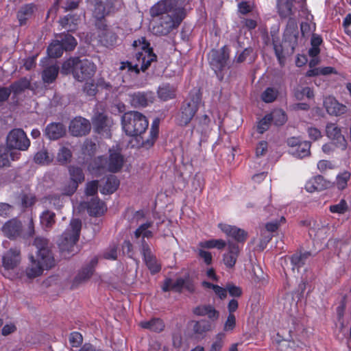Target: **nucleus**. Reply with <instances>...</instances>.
<instances>
[{"label": "nucleus", "instance_id": "f257e3e1", "mask_svg": "<svg viewBox=\"0 0 351 351\" xmlns=\"http://www.w3.org/2000/svg\"><path fill=\"white\" fill-rule=\"evenodd\" d=\"M186 5V0H160L152 5L150 15L159 17L153 26V33L167 36L178 29L187 15Z\"/></svg>", "mask_w": 351, "mask_h": 351}, {"label": "nucleus", "instance_id": "f03ea898", "mask_svg": "<svg viewBox=\"0 0 351 351\" xmlns=\"http://www.w3.org/2000/svg\"><path fill=\"white\" fill-rule=\"evenodd\" d=\"M34 245L37 251L36 256H29V264L25 269L29 278H34L43 274L45 269H49L55 265V259L49 247V241L43 237H36Z\"/></svg>", "mask_w": 351, "mask_h": 351}, {"label": "nucleus", "instance_id": "7ed1b4c3", "mask_svg": "<svg viewBox=\"0 0 351 351\" xmlns=\"http://www.w3.org/2000/svg\"><path fill=\"white\" fill-rule=\"evenodd\" d=\"M82 229V222L78 219H72L69 227L65 230L58 241V245L62 258L67 259L79 252L77 245Z\"/></svg>", "mask_w": 351, "mask_h": 351}, {"label": "nucleus", "instance_id": "20e7f679", "mask_svg": "<svg viewBox=\"0 0 351 351\" xmlns=\"http://www.w3.org/2000/svg\"><path fill=\"white\" fill-rule=\"evenodd\" d=\"M97 71L95 64L86 58L72 57L64 61L62 65L61 72L64 75L71 73L78 82L91 79Z\"/></svg>", "mask_w": 351, "mask_h": 351}, {"label": "nucleus", "instance_id": "39448f33", "mask_svg": "<svg viewBox=\"0 0 351 351\" xmlns=\"http://www.w3.org/2000/svg\"><path fill=\"white\" fill-rule=\"evenodd\" d=\"M132 46L137 51L135 53V58L138 63L132 64L129 71L136 74L140 71H145L151 65L152 62L157 60V56L154 53L153 48L145 37H141L134 40Z\"/></svg>", "mask_w": 351, "mask_h": 351}, {"label": "nucleus", "instance_id": "423d86ee", "mask_svg": "<svg viewBox=\"0 0 351 351\" xmlns=\"http://www.w3.org/2000/svg\"><path fill=\"white\" fill-rule=\"evenodd\" d=\"M121 123L125 134L130 136H138V141L141 145L142 138H144L143 134L149 126L147 117L140 112L129 111L122 116Z\"/></svg>", "mask_w": 351, "mask_h": 351}, {"label": "nucleus", "instance_id": "0eeeda50", "mask_svg": "<svg viewBox=\"0 0 351 351\" xmlns=\"http://www.w3.org/2000/svg\"><path fill=\"white\" fill-rule=\"evenodd\" d=\"M202 101L199 91L191 93L189 100L184 101L175 115V123L180 127L187 126L197 114Z\"/></svg>", "mask_w": 351, "mask_h": 351}, {"label": "nucleus", "instance_id": "6e6552de", "mask_svg": "<svg viewBox=\"0 0 351 351\" xmlns=\"http://www.w3.org/2000/svg\"><path fill=\"white\" fill-rule=\"evenodd\" d=\"M30 144V140L21 128H14L7 135L5 146L11 151H27Z\"/></svg>", "mask_w": 351, "mask_h": 351}, {"label": "nucleus", "instance_id": "1a4fd4ad", "mask_svg": "<svg viewBox=\"0 0 351 351\" xmlns=\"http://www.w3.org/2000/svg\"><path fill=\"white\" fill-rule=\"evenodd\" d=\"M87 3L93 6V16L95 19L97 29H105L106 20L105 17L114 10L111 3H106L103 0H86Z\"/></svg>", "mask_w": 351, "mask_h": 351}, {"label": "nucleus", "instance_id": "9d476101", "mask_svg": "<svg viewBox=\"0 0 351 351\" xmlns=\"http://www.w3.org/2000/svg\"><path fill=\"white\" fill-rule=\"evenodd\" d=\"M230 50L227 45H224L219 49H212L209 53V62L210 66L219 71L226 66L230 58Z\"/></svg>", "mask_w": 351, "mask_h": 351}, {"label": "nucleus", "instance_id": "9b49d317", "mask_svg": "<svg viewBox=\"0 0 351 351\" xmlns=\"http://www.w3.org/2000/svg\"><path fill=\"white\" fill-rule=\"evenodd\" d=\"M141 253L143 261L152 274H156L161 270V265L156 257L152 254L149 244L145 240H141Z\"/></svg>", "mask_w": 351, "mask_h": 351}, {"label": "nucleus", "instance_id": "f8f14e48", "mask_svg": "<svg viewBox=\"0 0 351 351\" xmlns=\"http://www.w3.org/2000/svg\"><path fill=\"white\" fill-rule=\"evenodd\" d=\"M98 264L97 257H93L90 261L82 267L73 279L72 287H77L78 285L87 281L93 276L95 267Z\"/></svg>", "mask_w": 351, "mask_h": 351}, {"label": "nucleus", "instance_id": "ddd939ff", "mask_svg": "<svg viewBox=\"0 0 351 351\" xmlns=\"http://www.w3.org/2000/svg\"><path fill=\"white\" fill-rule=\"evenodd\" d=\"M327 136L335 142V146L342 150L346 149L347 141L336 123H328L326 127Z\"/></svg>", "mask_w": 351, "mask_h": 351}, {"label": "nucleus", "instance_id": "4468645a", "mask_svg": "<svg viewBox=\"0 0 351 351\" xmlns=\"http://www.w3.org/2000/svg\"><path fill=\"white\" fill-rule=\"evenodd\" d=\"M21 250L18 247H11L2 256V265L5 270L15 269L21 263Z\"/></svg>", "mask_w": 351, "mask_h": 351}, {"label": "nucleus", "instance_id": "2eb2a0df", "mask_svg": "<svg viewBox=\"0 0 351 351\" xmlns=\"http://www.w3.org/2000/svg\"><path fill=\"white\" fill-rule=\"evenodd\" d=\"M92 123L95 131L100 134L108 135L112 123L108 117L103 112H97L92 119Z\"/></svg>", "mask_w": 351, "mask_h": 351}, {"label": "nucleus", "instance_id": "dca6fc26", "mask_svg": "<svg viewBox=\"0 0 351 351\" xmlns=\"http://www.w3.org/2000/svg\"><path fill=\"white\" fill-rule=\"evenodd\" d=\"M90 130V123L85 118L76 117L73 119L69 125V132L75 136H85Z\"/></svg>", "mask_w": 351, "mask_h": 351}, {"label": "nucleus", "instance_id": "f3484780", "mask_svg": "<svg viewBox=\"0 0 351 351\" xmlns=\"http://www.w3.org/2000/svg\"><path fill=\"white\" fill-rule=\"evenodd\" d=\"M130 104L134 108H145L153 103L154 97L151 91H138L130 95Z\"/></svg>", "mask_w": 351, "mask_h": 351}, {"label": "nucleus", "instance_id": "a211bd4d", "mask_svg": "<svg viewBox=\"0 0 351 351\" xmlns=\"http://www.w3.org/2000/svg\"><path fill=\"white\" fill-rule=\"evenodd\" d=\"M219 226L223 232L238 243H244L247 239V232L241 228L228 224H219Z\"/></svg>", "mask_w": 351, "mask_h": 351}, {"label": "nucleus", "instance_id": "6ab92c4d", "mask_svg": "<svg viewBox=\"0 0 351 351\" xmlns=\"http://www.w3.org/2000/svg\"><path fill=\"white\" fill-rule=\"evenodd\" d=\"M330 182L324 179L322 176L317 175L311 178L305 184V189L309 193L323 191L331 186Z\"/></svg>", "mask_w": 351, "mask_h": 351}, {"label": "nucleus", "instance_id": "aec40b11", "mask_svg": "<svg viewBox=\"0 0 351 351\" xmlns=\"http://www.w3.org/2000/svg\"><path fill=\"white\" fill-rule=\"evenodd\" d=\"M66 128L62 123L53 122L48 124L45 130V135L50 140H58L66 134Z\"/></svg>", "mask_w": 351, "mask_h": 351}, {"label": "nucleus", "instance_id": "412c9836", "mask_svg": "<svg viewBox=\"0 0 351 351\" xmlns=\"http://www.w3.org/2000/svg\"><path fill=\"white\" fill-rule=\"evenodd\" d=\"M324 104L327 112L330 115L340 116L345 114L348 110L346 106L340 104L334 97L326 98Z\"/></svg>", "mask_w": 351, "mask_h": 351}, {"label": "nucleus", "instance_id": "4be33fe9", "mask_svg": "<svg viewBox=\"0 0 351 351\" xmlns=\"http://www.w3.org/2000/svg\"><path fill=\"white\" fill-rule=\"evenodd\" d=\"M21 153L17 151H11L5 145H0V168L10 167L11 160H18Z\"/></svg>", "mask_w": 351, "mask_h": 351}, {"label": "nucleus", "instance_id": "5701e85b", "mask_svg": "<svg viewBox=\"0 0 351 351\" xmlns=\"http://www.w3.org/2000/svg\"><path fill=\"white\" fill-rule=\"evenodd\" d=\"M228 252L223 254V261L226 267L232 268L236 264L239 254V248L237 244L232 241H228Z\"/></svg>", "mask_w": 351, "mask_h": 351}, {"label": "nucleus", "instance_id": "b1692460", "mask_svg": "<svg viewBox=\"0 0 351 351\" xmlns=\"http://www.w3.org/2000/svg\"><path fill=\"white\" fill-rule=\"evenodd\" d=\"M82 205L84 208H86L90 216L101 215L106 210L104 203L98 197H93L90 201L84 202Z\"/></svg>", "mask_w": 351, "mask_h": 351}, {"label": "nucleus", "instance_id": "393cba45", "mask_svg": "<svg viewBox=\"0 0 351 351\" xmlns=\"http://www.w3.org/2000/svg\"><path fill=\"white\" fill-rule=\"evenodd\" d=\"M2 231L8 238L10 239H16L21 235L22 231L21 222L16 219L10 220L3 226Z\"/></svg>", "mask_w": 351, "mask_h": 351}, {"label": "nucleus", "instance_id": "a878e982", "mask_svg": "<svg viewBox=\"0 0 351 351\" xmlns=\"http://www.w3.org/2000/svg\"><path fill=\"white\" fill-rule=\"evenodd\" d=\"M97 29L99 31V41L104 46L108 48L115 47L118 40V36L115 32L110 30L107 25L105 29Z\"/></svg>", "mask_w": 351, "mask_h": 351}, {"label": "nucleus", "instance_id": "bb28decb", "mask_svg": "<svg viewBox=\"0 0 351 351\" xmlns=\"http://www.w3.org/2000/svg\"><path fill=\"white\" fill-rule=\"evenodd\" d=\"M193 313L197 316H207L213 322L219 317V312L211 304L199 305L193 309Z\"/></svg>", "mask_w": 351, "mask_h": 351}, {"label": "nucleus", "instance_id": "cd10ccee", "mask_svg": "<svg viewBox=\"0 0 351 351\" xmlns=\"http://www.w3.org/2000/svg\"><path fill=\"white\" fill-rule=\"evenodd\" d=\"M159 134V120L155 119L151 125L149 134L147 138H142L141 147L147 149L151 148L158 138Z\"/></svg>", "mask_w": 351, "mask_h": 351}, {"label": "nucleus", "instance_id": "c85d7f7f", "mask_svg": "<svg viewBox=\"0 0 351 351\" xmlns=\"http://www.w3.org/2000/svg\"><path fill=\"white\" fill-rule=\"evenodd\" d=\"M123 156L121 153L110 150V156L108 159V171L112 173L119 171L123 165Z\"/></svg>", "mask_w": 351, "mask_h": 351}, {"label": "nucleus", "instance_id": "c756f323", "mask_svg": "<svg viewBox=\"0 0 351 351\" xmlns=\"http://www.w3.org/2000/svg\"><path fill=\"white\" fill-rule=\"evenodd\" d=\"M294 0H276V8L279 16L283 19L293 14Z\"/></svg>", "mask_w": 351, "mask_h": 351}, {"label": "nucleus", "instance_id": "7c9ffc66", "mask_svg": "<svg viewBox=\"0 0 351 351\" xmlns=\"http://www.w3.org/2000/svg\"><path fill=\"white\" fill-rule=\"evenodd\" d=\"M157 94L160 100L167 101L176 98V88L170 84H163L158 87Z\"/></svg>", "mask_w": 351, "mask_h": 351}, {"label": "nucleus", "instance_id": "2f4dec72", "mask_svg": "<svg viewBox=\"0 0 351 351\" xmlns=\"http://www.w3.org/2000/svg\"><path fill=\"white\" fill-rule=\"evenodd\" d=\"M120 184L119 180L114 175L106 177L103 186L100 187V193L104 195H110L114 193Z\"/></svg>", "mask_w": 351, "mask_h": 351}, {"label": "nucleus", "instance_id": "473e14b6", "mask_svg": "<svg viewBox=\"0 0 351 351\" xmlns=\"http://www.w3.org/2000/svg\"><path fill=\"white\" fill-rule=\"evenodd\" d=\"M36 5L34 3H27L23 5L17 12V19L21 26L26 24L27 21L34 14Z\"/></svg>", "mask_w": 351, "mask_h": 351}, {"label": "nucleus", "instance_id": "72a5a7b5", "mask_svg": "<svg viewBox=\"0 0 351 351\" xmlns=\"http://www.w3.org/2000/svg\"><path fill=\"white\" fill-rule=\"evenodd\" d=\"M139 326L144 329H148L155 332H160L165 328V323L162 319L156 317L149 321L141 322Z\"/></svg>", "mask_w": 351, "mask_h": 351}, {"label": "nucleus", "instance_id": "f704fd0d", "mask_svg": "<svg viewBox=\"0 0 351 351\" xmlns=\"http://www.w3.org/2000/svg\"><path fill=\"white\" fill-rule=\"evenodd\" d=\"M90 171L95 174H100L108 170V158L101 156L95 158L90 165Z\"/></svg>", "mask_w": 351, "mask_h": 351}, {"label": "nucleus", "instance_id": "c9c22d12", "mask_svg": "<svg viewBox=\"0 0 351 351\" xmlns=\"http://www.w3.org/2000/svg\"><path fill=\"white\" fill-rule=\"evenodd\" d=\"M59 66L53 64L46 67L42 72V79L45 83L51 84L58 77Z\"/></svg>", "mask_w": 351, "mask_h": 351}, {"label": "nucleus", "instance_id": "e433bc0d", "mask_svg": "<svg viewBox=\"0 0 351 351\" xmlns=\"http://www.w3.org/2000/svg\"><path fill=\"white\" fill-rule=\"evenodd\" d=\"M212 322L205 319L195 322L193 327L194 333L202 335L211 330L213 327Z\"/></svg>", "mask_w": 351, "mask_h": 351}, {"label": "nucleus", "instance_id": "4c0bfd02", "mask_svg": "<svg viewBox=\"0 0 351 351\" xmlns=\"http://www.w3.org/2000/svg\"><path fill=\"white\" fill-rule=\"evenodd\" d=\"M309 252H296L290 257L291 263L293 269L297 268L298 269L304 265L306 259L310 256Z\"/></svg>", "mask_w": 351, "mask_h": 351}, {"label": "nucleus", "instance_id": "58836bf2", "mask_svg": "<svg viewBox=\"0 0 351 351\" xmlns=\"http://www.w3.org/2000/svg\"><path fill=\"white\" fill-rule=\"evenodd\" d=\"M30 86V82L26 77H22L20 80L13 82L9 86L10 92L14 95H19Z\"/></svg>", "mask_w": 351, "mask_h": 351}, {"label": "nucleus", "instance_id": "ea45409f", "mask_svg": "<svg viewBox=\"0 0 351 351\" xmlns=\"http://www.w3.org/2000/svg\"><path fill=\"white\" fill-rule=\"evenodd\" d=\"M40 223L45 230H48L52 228L56 222V214L49 210H45L42 213L40 217Z\"/></svg>", "mask_w": 351, "mask_h": 351}, {"label": "nucleus", "instance_id": "a19ab883", "mask_svg": "<svg viewBox=\"0 0 351 351\" xmlns=\"http://www.w3.org/2000/svg\"><path fill=\"white\" fill-rule=\"evenodd\" d=\"M59 38V41L61 45H62V47L66 51H73L75 48L77 43L76 39L72 35L69 34H62L60 35Z\"/></svg>", "mask_w": 351, "mask_h": 351}, {"label": "nucleus", "instance_id": "79ce46f5", "mask_svg": "<svg viewBox=\"0 0 351 351\" xmlns=\"http://www.w3.org/2000/svg\"><path fill=\"white\" fill-rule=\"evenodd\" d=\"M69 173L70 176V180L76 182L77 184L82 183L84 181V173L83 169L77 166L71 165L69 167Z\"/></svg>", "mask_w": 351, "mask_h": 351}, {"label": "nucleus", "instance_id": "37998d69", "mask_svg": "<svg viewBox=\"0 0 351 351\" xmlns=\"http://www.w3.org/2000/svg\"><path fill=\"white\" fill-rule=\"evenodd\" d=\"M64 47L59 40H54L47 47V54L50 58H57L63 54Z\"/></svg>", "mask_w": 351, "mask_h": 351}, {"label": "nucleus", "instance_id": "c03bdc74", "mask_svg": "<svg viewBox=\"0 0 351 351\" xmlns=\"http://www.w3.org/2000/svg\"><path fill=\"white\" fill-rule=\"evenodd\" d=\"M311 142L304 141L292 152V154L297 158H303L308 156L311 154Z\"/></svg>", "mask_w": 351, "mask_h": 351}, {"label": "nucleus", "instance_id": "a18cd8bd", "mask_svg": "<svg viewBox=\"0 0 351 351\" xmlns=\"http://www.w3.org/2000/svg\"><path fill=\"white\" fill-rule=\"evenodd\" d=\"M210 119L207 114L197 116L195 119V124L193 125V130L202 133L204 130L209 125Z\"/></svg>", "mask_w": 351, "mask_h": 351}, {"label": "nucleus", "instance_id": "49530a36", "mask_svg": "<svg viewBox=\"0 0 351 351\" xmlns=\"http://www.w3.org/2000/svg\"><path fill=\"white\" fill-rule=\"evenodd\" d=\"M293 95L297 100H302L304 97H306L308 99H313L314 97L313 90L308 86L294 88Z\"/></svg>", "mask_w": 351, "mask_h": 351}, {"label": "nucleus", "instance_id": "de8ad7c7", "mask_svg": "<svg viewBox=\"0 0 351 351\" xmlns=\"http://www.w3.org/2000/svg\"><path fill=\"white\" fill-rule=\"evenodd\" d=\"M273 121V117L271 114H265L261 120L257 123L256 130L259 134H263L270 127L271 123Z\"/></svg>", "mask_w": 351, "mask_h": 351}, {"label": "nucleus", "instance_id": "09e8293b", "mask_svg": "<svg viewBox=\"0 0 351 351\" xmlns=\"http://www.w3.org/2000/svg\"><path fill=\"white\" fill-rule=\"evenodd\" d=\"M72 156V152L69 148L62 147L58 152L57 160L60 164L65 165L71 162Z\"/></svg>", "mask_w": 351, "mask_h": 351}, {"label": "nucleus", "instance_id": "8fccbe9b", "mask_svg": "<svg viewBox=\"0 0 351 351\" xmlns=\"http://www.w3.org/2000/svg\"><path fill=\"white\" fill-rule=\"evenodd\" d=\"M351 173L344 171L337 176L336 185L339 190H343L348 186V182L350 180Z\"/></svg>", "mask_w": 351, "mask_h": 351}, {"label": "nucleus", "instance_id": "3c124183", "mask_svg": "<svg viewBox=\"0 0 351 351\" xmlns=\"http://www.w3.org/2000/svg\"><path fill=\"white\" fill-rule=\"evenodd\" d=\"M278 90L273 87H267L261 95V99L265 103L274 102L278 95Z\"/></svg>", "mask_w": 351, "mask_h": 351}, {"label": "nucleus", "instance_id": "603ef678", "mask_svg": "<svg viewBox=\"0 0 351 351\" xmlns=\"http://www.w3.org/2000/svg\"><path fill=\"white\" fill-rule=\"evenodd\" d=\"M83 93L86 96L90 97V99H93L98 92V89L97 88V85L93 82H86L82 88Z\"/></svg>", "mask_w": 351, "mask_h": 351}, {"label": "nucleus", "instance_id": "864d4df0", "mask_svg": "<svg viewBox=\"0 0 351 351\" xmlns=\"http://www.w3.org/2000/svg\"><path fill=\"white\" fill-rule=\"evenodd\" d=\"M36 202V197L33 193H23L21 197V205L23 209L32 206Z\"/></svg>", "mask_w": 351, "mask_h": 351}, {"label": "nucleus", "instance_id": "5fc2aeb1", "mask_svg": "<svg viewBox=\"0 0 351 351\" xmlns=\"http://www.w3.org/2000/svg\"><path fill=\"white\" fill-rule=\"evenodd\" d=\"M273 117L274 123L276 125L280 126L284 125L287 121V116L285 112L282 110H277L271 114Z\"/></svg>", "mask_w": 351, "mask_h": 351}, {"label": "nucleus", "instance_id": "6e6d98bb", "mask_svg": "<svg viewBox=\"0 0 351 351\" xmlns=\"http://www.w3.org/2000/svg\"><path fill=\"white\" fill-rule=\"evenodd\" d=\"M348 210V206L344 199H341L338 204L329 206V210L332 213L344 214Z\"/></svg>", "mask_w": 351, "mask_h": 351}, {"label": "nucleus", "instance_id": "4d7b16f0", "mask_svg": "<svg viewBox=\"0 0 351 351\" xmlns=\"http://www.w3.org/2000/svg\"><path fill=\"white\" fill-rule=\"evenodd\" d=\"M225 337L226 335L223 332L217 333L210 346V351H221L223 346Z\"/></svg>", "mask_w": 351, "mask_h": 351}, {"label": "nucleus", "instance_id": "13d9d810", "mask_svg": "<svg viewBox=\"0 0 351 351\" xmlns=\"http://www.w3.org/2000/svg\"><path fill=\"white\" fill-rule=\"evenodd\" d=\"M34 160L36 164L39 165H48L51 161L47 151L45 149L38 152L34 155Z\"/></svg>", "mask_w": 351, "mask_h": 351}, {"label": "nucleus", "instance_id": "bf43d9fd", "mask_svg": "<svg viewBox=\"0 0 351 351\" xmlns=\"http://www.w3.org/2000/svg\"><path fill=\"white\" fill-rule=\"evenodd\" d=\"M117 250L118 245L113 243L109 246V247L104 252L102 256L104 259L115 261L117 259Z\"/></svg>", "mask_w": 351, "mask_h": 351}, {"label": "nucleus", "instance_id": "052dcab7", "mask_svg": "<svg viewBox=\"0 0 351 351\" xmlns=\"http://www.w3.org/2000/svg\"><path fill=\"white\" fill-rule=\"evenodd\" d=\"M277 349L279 351H294L295 342L288 339H282L278 341Z\"/></svg>", "mask_w": 351, "mask_h": 351}, {"label": "nucleus", "instance_id": "680f3d73", "mask_svg": "<svg viewBox=\"0 0 351 351\" xmlns=\"http://www.w3.org/2000/svg\"><path fill=\"white\" fill-rule=\"evenodd\" d=\"M274 50L275 55L280 65H283L285 60V56L283 53V47L280 43L276 41L273 42Z\"/></svg>", "mask_w": 351, "mask_h": 351}, {"label": "nucleus", "instance_id": "e2e57ef3", "mask_svg": "<svg viewBox=\"0 0 351 351\" xmlns=\"http://www.w3.org/2000/svg\"><path fill=\"white\" fill-rule=\"evenodd\" d=\"M69 343L72 347L78 348L83 342V337L79 332H72L69 335Z\"/></svg>", "mask_w": 351, "mask_h": 351}, {"label": "nucleus", "instance_id": "0e129e2a", "mask_svg": "<svg viewBox=\"0 0 351 351\" xmlns=\"http://www.w3.org/2000/svg\"><path fill=\"white\" fill-rule=\"evenodd\" d=\"M99 187L98 180L88 182L85 187V194L87 196H94L97 193Z\"/></svg>", "mask_w": 351, "mask_h": 351}, {"label": "nucleus", "instance_id": "69168bd1", "mask_svg": "<svg viewBox=\"0 0 351 351\" xmlns=\"http://www.w3.org/2000/svg\"><path fill=\"white\" fill-rule=\"evenodd\" d=\"M315 30V23L303 21L300 24V31L303 36H308Z\"/></svg>", "mask_w": 351, "mask_h": 351}, {"label": "nucleus", "instance_id": "338daca9", "mask_svg": "<svg viewBox=\"0 0 351 351\" xmlns=\"http://www.w3.org/2000/svg\"><path fill=\"white\" fill-rule=\"evenodd\" d=\"M253 52H254V49L252 47H249L245 48L243 50V51L240 54H239L238 56H236L234 58V61L239 64L242 63V62H245L247 60V58L248 57H250L252 53H253Z\"/></svg>", "mask_w": 351, "mask_h": 351}, {"label": "nucleus", "instance_id": "774afa93", "mask_svg": "<svg viewBox=\"0 0 351 351\" xmlns=\"http://www.w3.org/2000/svg\"><path fill=\"white\" fill-rule=\"evenodd\" d=\"M226 290L227 293L230 294V296L234 298H239L242 295L243 291L242 289L233 284H227L226 285Z\"/></svg>", "mask_w": 351, "mask_h": 351}]
</instances>
